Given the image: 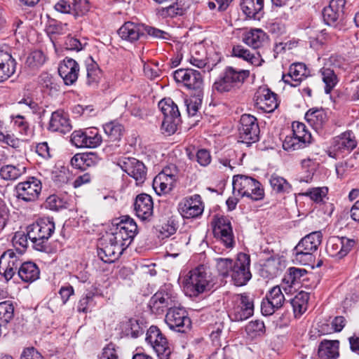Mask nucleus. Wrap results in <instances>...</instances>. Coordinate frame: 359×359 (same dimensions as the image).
<instances>
[{"label": "nucleus", "instance_id": "nucleus-1", "mask_svg": "<svg viewBox=\"0 0 359 359\" xmlns=\"http://www.w3.org/2000/svg\"><path fill=\"white\" fill-rule=\"evenodd\" d=\"M55 222L53 218L45 217L27 226L28 238L32 241L33 248L41 252L48 249V241L55 231Z\"/></svg>", "mask_w": 359, "mask_h": 359}, {"label": "nucleus", "instance_id": "nucleus-2", "mask_svg": "<svg viewBox=\"0 0 359 359\" xmlns=\"http://www.w3.org/2000/svg\"><path fill=\"white\" fill-rule=\"evenodd\" d=\"M115 219L112 225L114 229L107 235V241L121 245L126 250L134 239L137 233V226L133 219L129 216H123L118 222Z\"/></svg>", "mask_w": 359, "mask_h": 359}, {"label": "nucleus", "instance_id": "nucleus-3", "mask_svg": "<svg viewBox=\"0 0 359 359\" xmlns=\"http://www.w3.org/2000/svg\"><path fill=\"white\" fill-rule=\"evenodd\" d=\"M249 75L248 70L238 69L228 66L214 82L212 88L221 93L235 91L243 85Z\"/></svg>", "mask_w": 359, "mask_h": 359}, {"label": "nucleus", "instance_id": "nucleus-4", "mask_svg": "<svg viewBox=\"0 0 359 359\" xmlns=\"http://www.w3.org/2000/svg\"><path fill=\"white\" fill-rule=\"evenodd\" d=\"M209 278L204 265H200L189 271L183 281L186 294L190 297H197L209 290Z\"/></svg>", "mask_w": 359, "mask_h": 359}, {"label": "nucleus", "instance_id": "nucleus-5", "mask_svg": "<svg viewBox=\"0 0 359 359\" xmlns=\"http://www.w3.org/2000/svg\"><path fill=\"white\" fill-rule=\"evenodd\" d=\"M233 191L241 197H248L254 201L264 197L262 184L256 179L245 175H236L233 178Z\"/></svg>", "mask_w": 359, "mask_h": 359}, {"label": "nucleus", "instance_id": "nucleus-6", "mask_svg": "<svg viewBox=\"0 0 359 359\" xmlns=\"http://www.w3.org/2000/svg\"><path fill=\"white\" fill-rule=\"evenodd\" d=\"M158 108L163 114L161 125L163 133L168 135L174 134L181 123V116L177 105L170 98H164L158 102Z\"/></svg>", "mask_w": 359, "mask_h": 359}, {"label": "nucleus", "instance_id": "nucleus-7", "mask_svg": "<svg viewBox=\"0 0 359 359\" xmlns=\"http://www.w3.org/2000/svg\"><path fill=\"white\" fill-rule=\"evenodd\" d=\"M231 304L228 311V316L231 321L245 320L254 313L253 298L246 293L235 295Z\"/></svg>", "mask_w": 359, "mask_h": 359}, {"label": "nucleus", "instance_id": "nucleus-8", "mask_svg": "<svg viewBox=\"0 0 359 359\" xmlns=\"http://www.w3.org/2000/svg\"><path fill=\"white\" fill-rule=\"evenodd\" d=\"M165 322L175 332L187 333L191 329V320L183 307L174 306L170 308L165 315Z\"/></svg>", "mask_w": 359, "mask_h": 359}, {"label": "nucleus", "instance_id": "nucleus-9", "mask_svg": "<svg viewBox=\"0 0 359 359\" xmlns=\"http://www.w3.org/2000/svg\"><path fill=\"white\" fill-rule=\"evenodd\" d=\"M145 340L156 353L158 359H170L171 347L167 338L157 326L152 325L147 330Z\"/></svg>", "mask_w": 359, "mask_h": 359}, {"label": "nucleus", "instance_id": "nucleus-10", "mask_svg": "<svg viewBox=\"0 0 359 359\" xmlns=\"http://www.w3.org/2000/svg\"><path fill=\"white\" fill-rule=\"evenodd\" d=\"M357 144L354 133L351 130H346L332 139L328 156L335 159L339 158L353 150Z\"/></svg>", "mask_w": 359, "mask_h": 359}, {"label": "nucleus", "instance_id": "nucleus-11", "mask_svg": "<svg viewBox=\"0 0 359 359\" xmlns=\"http://www.w3.org/2000/svg\"><path fill=\"white\" fill-rule=\"evenodd\" d=\"M259 133L260 129L257 118L250 114H243L238 127L240 141L250 146L259 141Z\"/></svg>", "mask_w": 359, "mask_h": 359}, {"label": "nucleus", "instance_id": "nucleus-12", "mask_svg": "<svg viewBox=\"0 0 359 359\" xmlns=\"http://www.w3.org/2000/svg\"><path fill=\"white\" fill-rule=\"evenodd\" d=\"M322 237L320 231H313L304 236L293 250L296 259L302 262L304 257L306 259H311L312 254L317 250L321 243Z\"/></svg>", "mask_w": 359, "mask_h": 359}, {"label": "nucleus", "instance_id": "nucleus-13", "mask_svg": "<svg viewBox=\"0 0 359 359\" xmlns=\"http://www.w3.org/2000/svg\"><path fill=\"white\" fill-rule=\"evenodd\" d=\"M177 302L173 291L169 288H161L150 299L149 306L151 313L162 315L170 308H172Z\"/></svg>", "mask_w": 359, "mask_h": 359}, {"label": "nucleus", "instance_id": "nucleus-14", "mask_svg": "<svg viewBox=\"0 0 359 359\" xmlns=\"http://www.w3.org/2000/svg\"><path fill=\"white\" fill-rule=\"evenodd\" d=\"M250 257L245 253H239L233 262L230 273L231 279L236 286H243L251 279L252 274L250 271Z\"/></svg>", "mask_w": 359, "mask_h": 359}, {"label": "nucleus", "instance_id": "nucleus-15", "mask_svg": "<svg viewBox=\"0 0 359 359\" xmlns=\"http://www.w3.org/2000/svg\"><path fill=\"white\" fill-rule=\"evenodd\" d=\"M42 184L35 177H29L15 186L16 197L25 202L36 201L41 192Z\"/></svg>", "mask_w": 359, "mask_h": 359}, {"label": "nucleus", "instance_id": "nucleus-16", "mask_svg": "<svg viewBox=\"0 0 359 359\" xmlns=\"http://www.w3.org/2000/svg\"><path fill=\"white\" fill-rule=\"evenodd\" d=\"M355 241L345 236H331L326 244L327 254L337 259L345 257L353 248Z\"/></svg>", "mask_w": 359, "mask_h": 359}, {"label": "nucleus", "instance_id": "nucleus-17", "mask_svg": "<svg viewBox=\"0 0 359 359\" xmlns=\"http://www.w3.org/2000/svg\"><path fill=\"white\" fill-rule=\"evenodd\" d=\"M117 164L123 171L135 179L137 184H141L145 181L147 170L142 161L133 157H121Z\"/></svg>", "mask_w": 359, "mask_h": 359}, {"label": "nucleus", "instance_id": "nucleus-18", "mask_svg": "<svg viewBox=\"0 0 359 359\" xmlns=\"http://www.w3.org/2000/svg\"><path fill=\"white\" fill-rule=\"evenodd\" d=\"M71 142L76 147L95 148L102 142L98 129L91 128L85 130H75L71 135Z\"/></svg>", "mask_w": 359, "mask_h": 359}, {"label": "nucleus", "instance_id": "nucleus-19", "mask_svg": "<svg viewBox=\"0 0 359 359\" xmlns=\"http://www.w3.org/2000/svg\"><path fill=\"white\" fill-rule=\"evenodd\" d=\"M20 257L11 249L5 251L0 257V274L6 281L18 275L22 263Z\"/></svg>", "mask_w": 359, "mask_h": 359}, {"label": "nucleus", "instance_id": "nucleus-20", "mask_svg": "<svg viewBox=\"0 0 359 359\" xmlns=\"http://www.w3.org/2000/svg\"><path fill=\"white\" fill-rule=\"evenodd\" d=\"M213 233L227 248L234 245V236L229 219L226 217H215L213 222Z\"/></svg>", "mask_w": 359, "mask_h": 359}, {"label": "nucleus", "instance_id": "nucleus-21", "mask_svg": "<svg viewBox=\"0 0 359 359\" xmlns=\"http://www.w3.org/2000/svg\"><path fill=\"white\" fill-rule=\"evenodd\" d=\"M285 297L279 286L273 287L266 294L261 304V311L264 316H271L281 308Z\"/></svg>", "mask_w": 359, "mask_h": 359}, {"label": "nucleus", "instance_id": "nucleus-22", "mask_svg": "<svg viewBox=\"0 0 359 359\" xmlns=\"http://www.w3.org/2000/svg\"><path fill=\"white\" fill-rule=\"evenodd\" d=\"M178 210L184 218H196L201 216L204 205L199 194L184 198L178 205Z\"/></svg>", "mask_w": 359, "mask_h": 359}, {"label": "nucleus", "instance_id": "nucleus-23", "mask_svg": "<svg viewBox=\"0 0 359 359\" xmlns=\"http://www.w3.org/2000/svg\"><path fill=\"white\" fill-rule=\"evenodd\" d=\"M173 78L177 83H182L187 88L200 90L203 86L201 73L191 69H179L173 72Z\"/></svg>", "mask_w": 359, "mask_h": 359}, {"label": "nucleus", "instance_id": "nucleus-24", "mask_svg": "<svg viewBox=\"0 0 359 359\" xmlns=\"http://www.w3.org/2000/svg\"><path fill=\"white\" fill-rule=\"evenodd\" d=\"M254 100L256 107L266 113L273 112L278 107V95L267 88H259Z\"/></svg>", "mask_w": 359, "mask_h": 359}, {"label": "nucleus", "instance_id": "nucleus-25", "mask_svg": "<svg viewBox=\"0 0 359 359\" xmlns=\"http://www.w3.org/2000/svg\"><path fill=\"white\" fill-rule=\"evenodd\" d=\"M346 0H331L328 6L323 8L322 15L325 24L336 26L342 20Z\"/></svg>", "mask_w": 359, "mask_h": 359}, {"label": "nucleus", "instance_id": "nucleus-26", "mask_svg": "<svg viewBox=\"0 0 359 359\" xmlns=\"http://www.w3.org/2000/svg\"><path fill=\"white\" fill-rule=\"evenodd\" d=\"M0 142L12 148L19 158H25L29 144L27 140L18 138L11 131L0 130Z\"/></svg>", "mask_w": 359, "mask_h": 359}, {"label": "nucleus", "instance_id": "nucleus-27", "mask_svg": "<svg viewBox=\"0 0 359 359\" xmlns=\"http://www.w3.org/2000/svg\"><path fill=\"white\" fill-rule=\"evenodd\" d=\"M134 210L136 215L143 221H150L154 214L153 199L149 194H138L134 201Z\"/></svg>", "mask_w": 359, "mask_h": 359}, {"label": "nucleus", "instance_id": "nucleus-28", "mask_svg": "<svg viewBox=\"0 0 359 359\" xmlns=\"http://www.w3.org/2000/svg\"><path fill=\"white\" fill-rule=\"evenodd\" d=\"M58 73L65 85H73L79 77V65L74 59L65 57L59 65Z\"/></svg>", "mask_w": 359, "mask_h": 359}, {"label": "nucleus", "instance_id": "nucleus-29", "mask_svg": "<svg viewBox=\"0 0 359 359\" xmlns=\"http://www.w3.org/2000/svg\"><path fill=\"white\" fill-rule=\"evenodd\" d=\"M118 34L123 40L134 43L145 36V26L128 21L118 29Z\"/></svg>", "mask_w": 359, "mask_h": 359}, {"label": "nucleus", "instance_id": "nucleus-30", "mask_svg": "<svg viewBox=\"0 0 359 359\" xmlns=\"http://www.w3.org/2000/svg\"><path fill=\"white\" fill-rule=\"evenodd\" d=\"M102 248L97 249V255L105 263L114 262L125 250L124 247H121V245L109 242L107 241V238L104 239V243H102Z\"/></svg>", "mask_w": 359, "mask_h": 359}, {"label": "nucleus", "instance_id": "nucleus-31", "mask_svg": "<svg viewBox=\"0 0 359 359\" xmlns=\"http://www.w3.org/2000/svg\"><path fill=\"white\" fill-rule=\"evenodd\" d=\"M309 74V71L305 64L302 62L293 63L290 65L288 73L283 75L282 80L285 83L296 87Z\"/></svg>", "mask_w": 359, "mask_h": 359}, {"label": "nucleus", "instance_id": "nucleus-32", "mask_svg": "<svg viewBox=\"0 0 359 359\" xmlns=\"http://www.w3.org/2000/svg\"><path fill=\"white\" fill-rule=\"evenodd\" d=\"M48 130L65 134L72 130L69 116L63 111H55L52 113L48 125Z\"/></svg>", "mask_w": 359, "mask_h": 359}, {"label": "nucleus", "instance_id": "nucleus-33", "mask_svg": "<svg viewBox=\"0 0 359 359\" xmlns=\"http://www.w3.org/2000/svg\"><path fill=\"white\" fill-rule=\"evenodd\" d=\"M147 323L142 318H129L121 323V329L126 336L137 338L143 334Z\"/></svg>", "mask_w": 359, "mask_h": 359}, {"label": "nucleus", "instance_id": "nucleus-34", "mask_svg": "<svg viewBox=\"0 0 359 359\" xmlns=\"http://www.w3.org/2000/svg\"><path fill=\"white\" fill-rule=\"evenodd\" d=\"M16 62L11 53L0 49V82L7 80L15 72Z\"/></svg>", "mask_w": 359, "mask_h": 359}, {"label": "nucleus", "instance_id": "nucleus-35", "mask_svg": "<svg viewBox=\"0 0 359 359\" xmlns=\"http://www.w3.org/2000/svg\"><path fill=\"white\" fill-rule=\"evenodd\" d=\"M241 8L246 17L259 20L264 14V0H243Z\"/></svg>", "mask_w": 359, "mask_h": 359}, {"label": "nucleus", "instance_id": "nucleus-36", "mask_svg": "<svg viewBox=\"0 0 359 359\" xmlns=\"http://www.w3.org/2000/svg\"><path fill=\"white\" fill-rule=\"evenodd\" d=\"M39 276L40 270L35 263L32 262H22L18 271V277L23 282L31 283L39 279Z\"/></svg>", "mask_w": 359, "mask_h": 359}, {"label": "nucleus", "instance_id": "nucleus-37", "mask_svg": "<svg viewBox=\"0 0 359 359\" xmlns=\"http://www.w3.org/2000/svg\"><path fill=\"white\" fill-rule=\"evenodd\" d=\"M98 161V157L94 153L76 154L72 158L71 165L76 169L85 170L96 165Z\"/></svg>", "mask_w": 359, "mask_h": 359}, {"label": "nucleus", "instance_id": "nucleus-38", "mask_svg": "<svg viewBox=\"0 0 359 359\" xmlns=\"http://www.w3.org/2000/svg\"><path fill=\"white\" fill-rule=\"evenodd\" d=\"M307 122L316 130L323 128L327 121V115L323 108L310 109L305 114Z\"/></svg>", "mask_w": 359, "mask_h": 359}, {"label": "nucleus", "instance_id": "nucleus-39", "mask_svg": "<svg viewBox=\"0 0 359 359\" xmlns=\"http://www.w3.org/2000/svg\"><path fill=\"white\" fill-rule=\"evenodd\" d=\"M307 271L304 269L290 267L283 279V283L287 285L290 288H295L302 281L307 279Z\"/></svg>", "mask_w": 359, "mask_h": 359}, {"label": "nucleus", "instance_id": "nucleus-40", "mask_svg": "<svg viewBox=\"0 0 359 359\" xmlns=\"http://www.w3.org/2000/svg\"><path fill=\"white\" fill-rule=\"evenodd\" d=\"M281 271L282 265L280 258L271 257L265 261L260 269V273L262 277L271 279L276 277Z\"/></svg>", "mask_w": 359, "mask_h": 359}, {"label": "nucleus", "instance_id": "nucleus-41", "mask_svg": "<svg viewBox=\"0 0 359 359\" xmlns=\"http://www.w3.org/2000/svg\"><path fill=\"white\" fill-rule=\"evenodd\" d=\"M232 55L243 59L254 66H260L264 62L258 53H252L248 49L242 45L234 46L232 48Z\"/></svg>", "mask_w": 359, "mask_h": 359}, {"label": "nucleus", "instance_id": "nucleus-42", "mask_svg": "<svg viewBox=\"0 0 359 359\" xmlns=\"http://www.w3.org/2000/svg\"><path fill=\"white\" fill-rule=\"evenodd\" d=\"M318 356L320 359H337L339 353L338 341H323L318 348Z\"/></svg>", "mask_w": 359, "mask_h": 359}, {"label": "nucleus", "instance_id": "nucleus-43", "mask_svg": "<svg viewBox=\"0 0 359 359\" xmlns=\"http://www.w3.org/2000/svg\"><path fill=\"white\" fill-rule=\"evenodd\" d=\"M358 155V153H354L346 160L339 162L336 165L335 169L338 177L341 179L344 178L348 173L353 171L359 166Z\"/></svg>", "mask_w": 359, "mask_h": 359}, {"label": "nucleus", "instance_id": "nucleus-44", "mask_svg": "<svg viewBox=\"0 0 359 359\" xmlns=\"http://www.w3.org/2000/svg\"><path fill=\"white\" fill-rule=\"evenodd\" d=\"M269 183L272 190L277 194L285 195L292 192V185L283 177L276 174L271 175Z\"/></svg>", "mask_w": 359, "mask_h": 359}, {"label": "nucleus", "instance_id": "nucleus-45", "mask_svg": "<svg viewBox=\"0 0 359 359\" xmlns=\"http://www.w3.org/2000/svg\"><path fill=\"white\" fill-rule=\"evenodd\" d=\"M265 39L266 34L260 29H255L247 32L243 37V41L248 46L257 49L262 45Z\"/></svg>", "mask_w": 359, "mask_h": 359}, {"label": "nucleus", "instance_id": "nucleus-46", "mask_svg": "<svg viewBox=\"0 0 359 359\" xmlns=\"http://www.w3.org/2000/svg\"><path fill=\"white\" fill-rule=\"evenodd\" d=\"M309 299V293L301 291L291 300L295 318H299L306 311Z\"/></svg>", "mask_w": 359, "mask_h": 359}, {"label": "nucleus", "instance_id": "nucleus-47", "mask_svg": "<svg viewBox=\"0 0 359 359\" xmlns=\"http://www.w3.org/2000/svg\"><path fill=\"white\" fill-rule=\"evenodd\" d=\"M103 129L109 142L119 141L124 131L123 126L116 121L104 124Z\"/></svg>", "mask_w": 359, "mask_h": 359}, {"label": "nucleus", "instance_id": "nucleus-48", "mask_svg": "<svg viewBox=\"0 0 359 359\" xmlns=\"http://www.w3.org/2000/svg\"><path fill=\"white\" fill-rule=\"evenodd\" d=\"M191 56L189 58L190 63L198 67L204 68L208 64V59L203 47L196 46L191 49Z\"/></svg>", "mask_w": 359, "mask_h": 359}, {"label": "nucleus", "instance_id": "nucleus-49", "mask_svg": "<svg viewBox=\"0 0 359 359\" xmlns=\"http://www.w3.org/2000/svg\"><path fill=\"white\" fill-rule=\"evenodd\" d=\"M292 135H294L297 140H301L306 146L311 143L312 136L311 133L307 130L306 126L299 122H293L292 124Z\"/></svg>", "mask_w": 359, "mask_h": 359}, {"label": "nucleus", "instance_id": "nucleus-50", "mask_svg": "<svg viewBox=\"0 0 359 359\" xmlns=\"http://www.w3.org/2000/svg\"><path fill=\"white\" fill-rule=\"evenodd\" d=\"M323 81L325 84V92L326 94L331 93L338 82V79L333 69L323 67L320 70Z\"/></svg>", "mask_w": 359, "mask_h": 359}, {"label": "nucleus", "instance_id": "nucleus-51", "mask_svg": "<svg viewBox=\"0 0 359 359\" xmlns=\"http://www.w3.org/2000/svg\"><path fill=\"white\" fill-rule=\"evenodd\" d=\"M25 172L24 166H14L12 165H4L0 169V176L6 180H14Z\"/></svg>", "mask_w": 359, "mask_h": 359}, {"label": "nucleus", "instance_id": "nucleus-52", "mask_svg": "<svg viewBox=\"0 0 359 359\" xmlns=\"http://www.w3.org/2000/svg\"><path fill=\"white\" fill-rule=\"evenodd\" d=\"M69 170L62 166L60 168H55L50 173V179L53 184L57 187H62L67 184L69 180Z\"/></svg>", "mask_w": 359, "mask_h": 359}, {"label": "nucleus", "instance_id": "nucleus-53", "mask_svg": "<svg viewBox=\"0 0 359 359\" xmlns=\"http://www.w3.org/2000/svg\"><path fill=\"white\" fill-rule=\"evenodd\" d=\"M87 84L88 86H97L101 78L102 72L97 64L93 60L86 65Z\"/></svg>", "mask_w": 359, "mask_h": 359}, {"label": "nucleus", "instance_id": "nucleus-54", "mask_svg": "<svg viewBox=\"0 0 359 359\" xmlns=\"http://www.w3.org/2000/svg\"><path fill=\"white\" fill-rule=\"evenodd\" d=\"M185 8L182 6L180 3L176 2L168 7L161 8L158 10V14L162 18H174L177 15H182L184 14Z\"/></svg>", "mask_w": 359, "mask_h": 359}, {"label": "nucleus", "instance_id": "nucleus-55", "mask_svg": "<svg viewBox=\"0 0 359 359\" xmlns=\"http://www.w3.org/2000/svg\"><path fill=\"white\" fill-rule=\"evenodd\" d=\"M72 4V15L74 16H82L90 9V4L88 0H69Z\"/></svg>", "mask_w": 359, "mask_h": 359}, {"label": "nucleus", "instance_id": "nucleus-56", "mask_svg": "<svg viewBox=\"0 0 359 359\" xmlns=\"http://www.w3.org/2000/svg\"><path fill=\"white\" fill-rule=\"evenodd\" d=\"M328 189L326 187H315L308 189L304 196H309L312 201L316 203L322 202L323 198L327 196Z\"/></svg>", "mask_w": 359, "mask_h": 359}, {"label": "nucleus", "instance_id": "nucleus-57", "mask_svg": "<svg viewBox=\"0 0 359 359\" xmlns=\"http://www.w3.org/2000/svg\"><path fill=\"white\" fill-rule=\"evenodd\" d=\"M215 261L219 273L224 277L229 276L233 266V260L229 258L219 257L215 259Z\"/></svg>", "mask_w": 359, "mask_h": 359}, {"label": "nucleus", "instance_id": "nucleus-58", "mask_svg": "<svg viewBox=\"0 0 359 359\" xmlns=\"http://www.w3.org/2000/svg\"><path fill=\"white\" fill-rule=\"evenodd\" d=\"M27 233L25 234L22 232H16L13 238L12 242L13 246L19 252L17 255L22 256V252L28 245Z\"/></svg>", "mask_w": 359, "mask_h": 359}, {"label": "nucleus", "instance_id": "nucleus-59", "mask_svg": "<svg viewBox=\"0 0 359 359\" xmlns=\"http://www.w3.org/2000/svg\"><path fill=\"white\" fill-rule=\"evenodd\" d=\"M14 316V306L9 301L0 302V320L8 323Z\"/></svg>", "mask_w": 359, "mask_h": 359}, {"label": "nucleus", "instance_id": "nucleus-60", "mask_svg": "<svg viewBox=\"0 0 359 359\" xmlns=\"http://www.w3.org/2000/svg\"><path fill=\"white\" fill-rule=\"evenodd\" d=\"M13 122L18 132L22 135H29L31 133L29 124L23 116H12Z\"/></svg>", "mask_w": 359, "mask_h": 359}, {"label": "nucleus", "instance_id": "nucleus-61", "mask_svg": "<svg viewBox=\"0 0 359 359\" xmlns=\"http://www.w3.org/2000/svg\"><path fill=\"white\" fill-rule=\"evenodd\" d=\"M306 146L301 142V140H297L296 137L292 135H287L283 142V148L285 151H294L299 149L306 147Z\"/></svg>", "mask_w": 359, "mask_h": 359}, {"label": "nucleus", "instance_id": "nucleus-62", "mask_svg": "<svg viewBox=\"0 0 359 359\" xmlns=\"http://www.w3.org/2000/svg\"><path fill=\"white\" fill-rule=\"evenodd\" d=\"M265 330L264 323L259 320H252L245 327V331L249 335L257 336L263 334Z\"/></svg>", "mask_w": 359, "mask_h": 359}, {"label": "nucleus", "instance_id": "nucleus-63", "mask_svg": "<svg viewBox=\"0 0 359 359\" xmlns=\"http://www.w3.org/2000/svg\"><path fill=\"white\" fill-rule=\"evenodd\" d=\"M46 57L41 50H33L27 58V62L29 66L39 67L44 64Z\"/></svg>", "mask_w": 359, "mask_h": 359}, {"label": "nucleus", "instance_id": "nucleus-64", "mask_svg": "<svg viewBox=\"0 0 359 359\" xmlns=\"http://www.w3.org/2000/svg\"><path fill=\"white\" fill-rule=\"evenodd\" d=\"M202 100L198 97H191L185 99L184 103L187 107V111L189 116H194L196 115L200 106L201 105Z\"/></svg>", "mask_w": 359, "mask_h": 359}]
</instances>
